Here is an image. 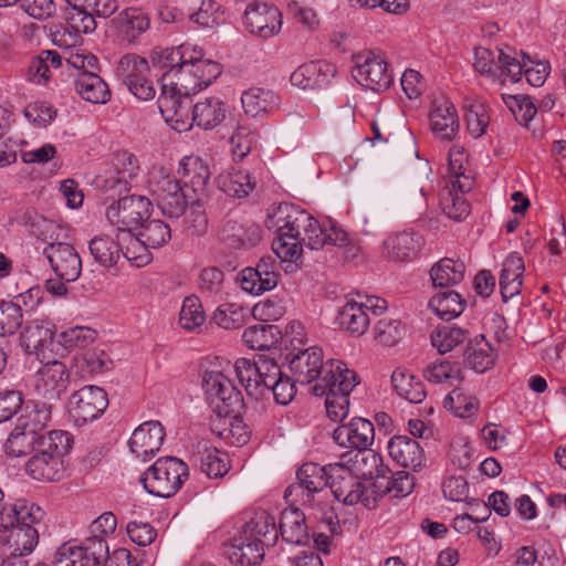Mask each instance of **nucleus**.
I'll use <instances>...</instances> for the list:
<instances>
[{
  "label": "nucleus",
  "instance_id": "obj_1",
  "mask_svg": "<svg viewBox=\"0 0 566 566\" xmlns=\"http://www.w3.org/2000/svg\"><path fill=\"white\" fill-rule=\"evenodd\" d=\"M266 227L276 228L277 237L272 242V249L283 262H296L304 247L311 250L337 247L344 249L346 259L355 258L358 252L343 228L332 222L328 227L319 224L307 211L294 205H280L274 216L266 221Z\"/></svg>",
  "mask_w": 566,
  "mask_h": 566
},
{
  "label": "nucleus",
  "instance_id": "obj_2",
  "mask_svg": "<svg viewBox=\"0 0 566 566\" xmlns=\"http://www.w3.org/2000/svg\"><path fill=\"white\" fill-rule=\"evenodd\" d=\"M221 74V66L212 60H205L201 51L192 48L175 72L161 75V92L190 98L208 87Z\"/></svg>",
  "mask_w": 566,
  "mask_h": 566
},
{
  "label": "nucleus",
  "instance_id": "obj_3",
  "mask_svg": "<svg viewBox=\"0 0 566 566\" xmlns=\"http://www.w3.org/2000/svg\"><path fill=\"white\" fill-rule=\"evenodd\" d=\"M64 18L73 30L64 29L53 33L54 44L73 46L81 33H92L97 28L96 18L107 19L118 9L117 0H65Z\"/></svg>",
  "mask_w": 566,
  "mask_h": 566
},
{
  "label": "nucleus",
  "instance_id": "obj_4",
  "mask_svg": "<svg viewBox=\"0 0 566 566\" xmlns=\"http://www.w3.org/2000/svg\"><path fill=\"white\" fill-rule=\"evenodd\" d=\"M177 177L164 167L155 168L149 172L148 190L153 201L160 212L170 219L184 216L190 200L186 188Z\"/></svg>",
  "mask_w": 566,
  "mask_h": 566
},
{
  "label": "nucleus",
  "instance_id": "obj_5",
  "mask_svg": "<svg viewBox=\"0 0 566 566\" xmlns=\"http://www.w3.org/2000/svg\"><path fill=\"white\" fill-rule=\"evenodd\" d=\"M188 475V465L184 461L175 457H163L140 476V482L148 493L170 497L177 493Z\"/></svg>",
  "mask_w": 566,
  "mask_h": 566
},
{
  "label": "nucleus",
  "instance_id": "obj_6",
  "mask_svg": "<svg viewBox=\"0 0 566 566\" xmlns=\"http://www.w3.org/2000/svg\"><path fill=\"white\" fill-rule=\"evenodd\" d=\"M202 388L217 418L239 413L244 406L242 392L221 371H205Z\"/></svg>",
  "mask_w": 566,
  "mask_h": 566
},
{
  "label": "nucleus",
  "instance_id": "obj_7",
  "mask_svg": "<svg viewBox=\"0 0 566 566\" xmlns=\"http://www.w3.org/2000/svg\"><path fill=\"white\" fill-rule=\"evenodd\" d=\"M297 482L292 483L284 492V497L301 505H312L315 495L328 486V465L304 463L296 472Z\"/></svg>",
  "mask_w": 566,
  "mask_h": 566
},
{
  "label": "nucleus",
  "instance_id": "obj_8",
  "mask_svg": "<svg viewBox=\"0 0 566 566\" xmlns=\"http://www.w3.org/2000/svg\"><path fill=\"white\" fill-rule=\"evenodd\" d=\"M151 207L153 202L145 196H126L106 209V218L119 232L129 234L133 228L149 218Z\"/></svg>",
  "mask_w": 566,
  "mask_h": 566
},
{
  "label": "nucleus",
  "instance_id": "obj_9",
  "mask_svg": "<svg viewBox=\"0 0 566 566\" xmlns=\"http://www.w3.org/2000/svg\"><path fill=\"white\" fill-rule=\"evenodd\" d=\"M354 78L363 86L374 91H386L392 83L387 62L373 51L354 55Z\"/></svg>",
  "mask_w": 566,
  "mask_h": 566
},
{
  "label": "nucleus",
  "instance_id": "obj_10",
  "mask_svg": "<svg viewBox=\"0 0 566 566\" xmlns=\"http://www.w3.org/2000/svg\"><path fill=\"white\" fill-rule=\"evenodd\" d=\"M108 398L98 386H84L72 394L69 400V413L78 426L97 419L107 408Z\"/></svg>",
  "mask_w": 566,
  "mask_h": 566
},
{
  "label": "nucleus",
  "instance_id": "obj_11",
  "mask_svg": "<svg viewBox=\"0 0 566 566\" xmlns=\"http://www.w3.org/2000/svg\"><path fill=\"white\" fill-rule=\"evenodd\" d=\"M329 480L328 488L335 499L346 505H354L360 501H368L364 497L366 488L353 473V471L343 463L328 464Z\"/></svg>",
  "mask_w": 566,
  "mask_h": 566
},
{
  "label": "nucleus",
  "instance_id": "obj_12",
  "mask_svg": "<svg viewBox=\"0 0 566 566\" xmlns=\"http://www.w3.org/2000/svg\"><path fill=\"white\" fill-rule=\"evenodd\" d=\"M324 377L316 381L312 392L317 397L325 394L349 395L357 385V375L339 360H329L325 365Z\"/></svg>",
  "mask_w": 566,
  "mask_h": 566
},
{
  "label": "nucleus",
  "instance_id": "obj_13",
  "mask_svg": "<svg viewBox=\"0 0 566 566\" xmlns=\"http://www.w3.org/2000/svg\"><path fill=\"white\" fill-rule=\"evenodd\" d=\"M44 254L59 279L74 282L81 274L82 261L75 248L67 242H51Z\"/></svg>",
  "mask_w": 566,
  "mask_h": 566
},
{
  "label": "nucleus",
  "instance_id": "obj_14",
  "mask_svg": "<svg viewBox=\"0 0 566 566\" xmlns=\"http://www.w3.org/2000/svg\"><path fill=\"white\" fill-rule=\"evenodd\" d=\"M281 12L275 6L251 3L244 11L243 22L250 33L269 39L281 29Z\"/></svg>",
  "mask_w": 566,
  "mask_h": 566
},
{
  "label": "nucleus",
  "instance_id": "obj_15",
  "mask_svg": "<svg viewBox=\"0 0 566 566\" xmlns=\"http://www.w3.org/2000/svg\"><path fill=\"white\" fill-rule=\"evenodd\" d=\"M375 428L373 422L356 417L342 423L333 432L334 441L342 448L366 451L374 442Z\"/></svg>",
  "mask_w": 566,
  "mask_h": 566
},
{
  "label": "nucleus",
  "instance_id": "obj_16",
  "mask_svg": "<svg viewBox=\"0 0 566 566\" xmlns=\"http://www.w3.org/2000/svg\"><path fill=\"white\" fill-rule=\"evenodd\" d=\"M158 106L165 120L177 132H187L195 124L190 115L191 102L182 95L161 92Z\"/></svg>",
  "mask_w": 566,
  "mask_h": 566
},
{
  "label": "nucleus",
  "instance_id": "obj_17",
  "mask_svg": "<svg viewBox=\"0 0 566 566\" xmlns=\"http://www.w3.org/2000/svg\"><path fill=\"white\" fill-rule=\"evenodd\" d=\"M165 438L164 427L158 421H147L134 430L129 449L144 461L159 451Z\"/></svg>",
  "mask_w": 566,
  "mask_h": 566
},
{
  "label": "nucleus",
  "instance_id": "obj_18",
  "mask_svg": "<svg viewBox=\"0 0 566 566\" xmlns=\"http://www.w3.org/2000/svg\"><path fill=\"white\" fill-rule=\"evenodd\" d=\"M290 370L300 384H311L319 380L318 376L325 370L323 364V350L312 346L293 355L290 359Z\"/></svg>",
  "mask_w": 566,
  "mask_h": 566
},
{
  "label": "nucleus",
  "instance_id": "obj_19",
  "mask_svg": "<svg viewBox=\"0 0 566 566\" xmlns=\"http://www.w3.org/2000/svg\"><path fill=\"white\" fill-rule=\"evenodd\" d=\"M499 63L502 73H505L513 82L520 81L522 74H525L526 81L535 87L542 86L548 75V64L537 62L534 66L527 67L526 63L520 62L503 50H499Z\"/></svg>",
  "mask_w": 566,
  "mask_h": 566
},
{
  "label": "nucleus",
  "instance_id": "obj_20",
  "mask_svg": "<svg viewBox=\"0 0 566 566\" xmlns=\"http://www.w3.org/2000/svg\"><path fill=\"white\" fill-rule=\"evenodd\" d=\"M337 74V67L333 63L311 61L298 66L290 76L292 85L301 88H313L329 83Z\"/></svg>",
  "mask_w": 566,
  "mask_h": 566
},
{
  "label": "nucleus",
  "instance_id": "obj_21",
  "mask_svg": "<svg viewBox=\"0 0 566 566\" xmlns=\"http://www.w3.org/2000/svg\"><path fill=\"white\" fill-rule=\"evenodd\" d=\"M391 459L403 468L421 469L424 464V452L420 443L408 436H394L387 446Z\"/></svg>",
  "mask_w": 566,
  "mask_h": 566
},
{
  "label": "nucleus",
  "instance_id": "obj_22",
  "mask_svg": "<svg viewBox=\"0 0 566 566\" xmlns=\"http://www.w3.org/2000/svg\"><path fill=\"white\" fill-rule=\"evenodd\" d=\"M430 127L434 136L441 140L451 142L455 138L460 123L454 105L443 99L434 104L430 112Z\"/></svg>",
  "mask_w": 566,
  "mask_h": 566
},
{
  "label": "nucleus",
  "instance_id": "obj_23",
  "mask_svg": "<svg viewBox=\"0 0 566 566\" xmlns=\"http://www.w3.org/2000/svg\"><path fill=\"white\" fill-rule=\"evenodd\" d=\"M70 376L62 361H48L38 371L36 388L42 390L44 397L55 398L66 388Z\"/></svg>",
  "mask_w": 566,
  "mask_h": 566
},
{
  "label": "nucleus",
  "instance_id": "obj_24",
  "mask_svg": "<svg viewBox=\"0 0 566 566\" xmlns=\"http://www.w3.org/2000/svg\"><path fill=\"white\" fill-rule=\"evenodd\" d=\"M44 512L40 506L25 499H18L12 504L0 502V532L9 531L20 521H42Z\"/></svg>",
  "mask_w": 566,
  "mask_h": 566
},
{
  "label": "nucleus",
  "instance_id": "obj_25",
  "mask_svg": "<svg viewBox=\"0 0 566 566\" xmlns=\"http://www.w3.org/2000/svg\"><path fill=\"white\" fill-rule=\"evenodd\" d=\"M116 24L123 42L135 44L150 28V19L142 9L127 8L117 15Z\"/></svg>",
  "mask_w": 566,
  "mask_h": 566
},
{
  "label": "nucleus",
  "instance_id": "obj_26",
  "mask_svg": "<svg viewBox=\"0 0 566 566\" xmlns=\"http://www.w3.org/2000/svg\"><path fill=\"white\" fill-rule=\"evenodd\" d=\"M280 533L282 539L289 544L307 545L310 533L304 513L297 507L283 510L280 516Z\"/></svg>",
  "mask_w": 566,
  "mask_h": 566
},
{
  "label": "nucleus",
  "instance_id": "obj_27",
  "mask_svg": "<svg viewBox=\"0 0 566 566\" xmlns=\"http://www.w3.org/2000/svg\"><path fill=\"white\" fill-rule=\"evenodd\" d=\"M221 240L230 248L241 249L258 244L261 239V229L254 224H242L235 220H228L220 230Z\"/></svg>",
  "mask_w": 566,
  "mask_h": 566
},
{
  "label": "nucleus",
  "instance_id": "obj_28",
  "mask_svg": "<svg viewBox=\"0 0 566 566\" xmlns=\"http://www.w3.org/2000/svg\"><path fill=\"white\" fill-rule=\"evenodd\" d=\"M224 554L234 566H256L264 557L263 546L247 537L235 536L232 543L226 545Z\"/></svg>",
  "mask_w": 566,
  "mask_h": 566
},
{
  "label": "nucleus",
  "instance_id": "obj_29",
  "mask_svg": "<svg viewBox=\"0 0 566 566\" xmlns=\"http://www.w3.org/2000/svg\"><path fill=\"white\" fill-rule=\"evenodd\" d=\"M24 469L28 475L40 482L59 481L65 473L63 459L54 455L31 454Z\"/></svg>",
  "mask_w": 566,
  "mask_h": 566
},
{
  "label": "nucleus",
  "instance_id": "obj_30",
  "mask_svg": "<svg viewBox=\"0 0 566 566\" xmlns=\"http://www.w3.org/2000/svg\"><path fill=\"white\" fill-rule=\"evenodd\" d=\"M41 521H20L15 526L9 530L7 543L11 554L21 558L30 554L39 542V532L35 525Z\"/></svg>",
  "mask_w": 566,
  "mask_h": 566
},
{
  "label": "nucleus",
  "instance_id": "obj_31",
  "mask_svg": "<svg viewBox=\"0 0 566 566\" xmlns=\"http://www.w3.org/2000/svg\"><path fill=\"white\" fill-rule=\"evenodd\" d=\"M494 349L484 335L470 339L463 352V365L476 373H484L490 369L494 364Z\"/></svg>",
  "mask_w": 566,
  "mask_h": 566
},
{
  "label": "nucleus",
  "instance_id": "obj_32",
  "mask_svg": "<svg viewBox=\"0 0 566 566\" xmlns=\"http://www.w3.org/2000/svg\"><path fill=\"white\" fill-rule=\"evenodd\" d=\"M50 421L51 405L44 401H30L24 406L15 426L19 427V430L39 436L46 432L45 428Z\"/></svg>",
  "mask_w": 566,
  "mask_h": 566
},
{
  "label": "nucleus",
  "instance_id": "obj_33",
  "mask_svg": "<svg viewBox=\"0 0 566 566\" xmlns=\"http://www.w3.org/2000/svg\"><path fill=\"white\" fill-rule=\"evenodd\" d=\"M241 103L247 115L256 117L276 111L280 96L272 90L252 87L242 93Z\"/></svg>",
  "mask_w": 566,
  "mask_h": 566
},
{
  "label": "nucleus",
  "instance_id": "obj_34",
  "mask_svg": "<svg viewBox=\"0 0 566 566\" xmlns=\"http://www.w3.org/2000/svg\"><path fill=\"white\" fill-rule=\"evenodd\" d=\"M227 116V107L218 97H207L192 106V120L202 129H212L219 126Z\"/></svg>",
  "mask_w": 566,
  "mask_h": 566
},
{
  "label": "nucleus",
  "instance_id": "obj_35",
  "mask_svg": "<svg viewBox=\"0 0 566 566\" xmlns=\"http://www.w3.org/2000/svg\"><path fill=\"white\" fill-rule=\"evenodd\" d=\"M524 270V261L517 253H512L505 259L500 274V289L504 302L520 293Z\"/></svg>",
  "mask_w": 566,
  "mask_h": 566
},
{
  "label": "nucleus",
  "instance_id": "obj_36",
  "mask_svg": "<svg viewBox=\"0 0 566 566\" xmlns=\"http://www.w3.org/2000/svg\"><path fill=\"white\" fill-rule=\"evenodd\" d=\"M73 438L67 431L51 430L35 436L32 454L54 455L63 459L71 450Z\"/></svg>",
  "mask_w": 566,
  "mask_h": 566
},
{
  "label": "nucleus",
  "instance_id": "obj_37",
  "mask_svg": "<svg viewBox=\"0 0 566 566\" xmlns=\"http://www.w3.org/2000/svg\"><path fill=\"white\" fill-rule=\"evenodd\" d=\"M242 536L249 541L258 542L260 546L272 547L277 541V530L275 527L274 517L262 512L245 524Z\"/></svg>",
  "mask_w": 566,
  "mask_h": 566
},
{
  "label": "nucleus",
  "instance_id": "obj_38",
  "mask_svg": "<svg viewBox=\"0 0 566 566\" xmlns=\"http://www.w3.org/2000/svg\"><path fill=\"white\" fill-rule=\"evenodd\" d=\"M138 169V160L134 155L127 151L118 153L115 157L114 174L104 180V187L127 190L130 179L137 175Z\"/></svg>",
  "mask_w": 566,
  "mask_h": 566
},
{
  "label": "nucleus",
  "instance_id": "obj_39",
  "mask_svg": "<svg viewBox=\"0 0 566 566\" xmlns=\"http://www.w3.org/2000/svg\"><path fill=\"white\" fill-rule=\"evenodd\" d=\"M220 190L230 197L242 199L255 188V180L248 170L232 168L219 175Z\"/></svg>",
  "mask_w": 566,
  "mask_h": 566
},
{
  "label": "nucleus",
  "instance_id": "obj_40",
  "mask_svg": "<svg viewBox=\"0 0 566 566\" xmlns=\"http://www.w3.org/2000/svg\"><path fill=\"white\" fill-rule=\"evenodd\" d=\"M74 85L76 93L87 102L104 104L109 99L108 86L96 72L80 73Z\"/></svg>",
  "mask_w": 566,
  "mask_h": 566
},
{
  "label": "nucleus",
  "instance_id": "obj_41",
  "mask_svg": "<svg viewBox=\"0 0 566 566\" xmlns=\"http://www.w3.org/2000/svg\"><path fill=\"white\" fill-rule=\"evenodd\" d=\"M54 338V333L44 322H29L20 335V345L27 354L38 355L48 347Z\"/></svg>",
  "mask_w": 566,
  "mask_h": 566
},
{
  "label": "nucleus",
  "instance_id": "obj_42",
  "mask_svg": "<svg viewBox=\"0 0 566 566\" xmlns=\"http://www.w3.org/2000/svg\"><path fill=\"white\" fill-rule=\"evenodd\" d=\"M112 367L113 360L104 350L93 349L74 357L73 374L81 379H87L108 371Z\"/></svg>",
  "mask_w": 566,
  "mask_h": 566
},
{
  "label": "nucleus",
  "instance_id": "obj_43",
  "mask_svg": "<svg viewBox=\"0 0 566 566\" xmlns=\"http://www.w3.org/2000/svg\"><path fill=\"white\" fill-rule=\"evenodd\" d=\"M211 429L221 439L229 443L241 447L250 439V430L239 413H232L228 418H218L211 423Z\"/></svg>",
  "mask_w": 566,
  "mask_h": 566
},
{
  "label": "nucleus",
  "instance_id": "obj_44",
  "mask_svg": "<svg viewBox=\"0 0 566 566\" xmlns=\"http://www.w3.org/2000/svg\"><path fill=\"white\" fill-rule=\"evenodd\" d=\"M384 244L389 258L397 261H408L417 255L422 240L417 233L403 231L389 237Z\"/></svg>",
  "mask_w": 566,
  "mask_h": 566
},
{
  "label": "nucleus",
  "instance_id": "obj_45",
  "mask_svg": "<svg viewBox=\"0 0 566 566\" xmlns=\"http://www.w3.org/2000/svg\"><path fill=\"white\" fill-rule=\"evenodd\" d=\"M464 272L465 265L462 261L443 258L431 268L430 279L434 287H449L459 284Z\"/></svg>",
  "mask_w": 566,
  "mask_h": 566
},
{
  "label": "nucleus",
  "instance_id": "obj_46",
  "mask_svg": "<svg viewBox=\"0 0 566 566\" xmlns=\"http://www.w3.org/2000/svg\"><path fill=\"white\" fill-rule=\"evenodd\" d=\"M280 331L277 326L264 322L249 326L242 335L245 345L254 350H268L279 343Z\"/></svg>",
  "mask_w": 566,
  "mask_h": 566
},
{
  "label": "nucleus",
  "instance_id": "obj_47",
  "mask_svg": "<svg viewBox=\"0 0 566 566\" xmlns=\"http://www.w3.org/2000/svg\"><path fill=\"white\" fill-rule=\"evenodd\" d=\"M336 322L340 328L355 335H363L369 325V317L363 305L348 301L339 308Z\"/></svg>",
  "mask_w": 566,
  "mask_h": 566
},
{
  "label": "nucleus",
  "instance_id": "obj_48",
  "mask_svg": "<svg viewBox=\"0 0 566 566\" xmlns=\"http://www.w3.org/2000/svg\"><path fill=\"white\" fill-rule=\"evenodd\" d=\"M391 384L396 392L411 403H420L427 396L423 382L405 370L396 369Z\"/></svg>",
  "mask_w": 566,
  "mask_h": 566
},
{
  "label": "nucleus",
  "instance_id": "obj_49",
  "mask_svg": "<svg viewBox=\"0 0 566 566\" xmlns=\"http://www.w3.org/2000/svg\"><path fill=\"white\" fill-rule=\"evenodd\" d=\"M429 306L441 319L451 321L464 311L465 301L455 291H446L432 296Z\"/></svg>",
  "mask_w": 566,
  "mask_h": 566
},
{
  "label": "nucleus",
  "instance_id": "obj_50",
  "mask_svg": "<svg viewBox=\"0 0 566 566\" xmlns=\"http://www.w3.org/2000/svg\"><path fill=\"white\" fill-rule=\"evenodd\" d=\"M376 495L384 496L394 493L396 497H403L410 494L415 488V479L406 471H398L391 476L385 473L380 480L373 483Z\"/></svg>",
  "mask_w": 566,
  "mask_h": 566
},
{
  "label": "nucleus",
  "instance_id": "obj_51",
  "mask_svg": "<svg viewBox=\"0 0 566 566\" xmlns=\"http://www.w3.org/2000/svg\"><path fill=\"white\" fill-rule=\"evenodd\" d=\"M237 281L245 292L260 295L277 285L279 275L266 274L248 266L238 274Z\"/></svg>",
  "mask_w": 566,
  "mask_h": 566
},
{
  "label": "nucleus",
  "instance_id": "obj_52",
  "mask_svg": "<svg viewBox=\"0 0 566 566\" xmlns=\"http://www.w3.org/2000/svg\"><path fill=\"white\" fill-rule=\"evenodd\" d=\"M88 249L94 260L106 268L115 265L122 253L119 242L106 234L93 238Z\"/></svg>",
  "mask_w": 566,
  "mask_h": 566
},
{
  "label": "nucleus",
  "instance_id": "obj_53",
  "mask_svg": "<svg viewBox=\"0 0 566 566\" xmlns=\"http://www.w3.org/2000/svg\"><path fill=\"white\" fill-rule=\"evenodd\" d=\"M424 378L434 384L449 382L452 385L454 381L461 382L463 374L460 363L442 359L434 361L427 366L423 371Z\"/></svg>",
  "mask_w": 566,
  "mask_h": 566
},
{
  "label": "nucleus",
  "instance_id": "obj_54",
  "mask_svg": "<svg viewBox=\"0 0 566 566\" xmlns=\"http://www.w3.org/2000/svg\"><path fill=\"white\" fill-rule=\"evenodd\" d=\"M468 336V331L455 325L439 326L431 333V344L439 354L451 352L455 346L462 344Z\"/></svg>",
  "mask_w": 566,
  "mask_h": 566
},
{
  "label": "nucleus",
  "instance_id": "obj_55",
  "mask_svg": "<svg viewBox=\"0 0 566 566\" xmlns=\"http://www.w3.org/2000/svg\"><path fill=\"white\" fill-rule=\"evenodd\" d=\"M181 170L193 192L203 195L210 180L208 166L200 158H186L181 161Z\"/></svg>",
  "mask_w": 566,
  "mask_h": 566
},
{
  "label": "nucleus",
  "instance_id": "obj_56",
  "mask_svg": "<svg viewBox=\"0 0 566 566\" xmlns=\"http://www.w3.org/2000/svg\"><path fill=\"white\" fill-rule=\"evenodd\" d=\"M192 48L189 45H180L170 49H155L150 54V60L154 67L165 71V73L175 72V70L182 64L186 54Z\"/></svg>",
  "mask_w": 566,
  "mask_h": 566
},
{
  "label": "nucleus",
  "instance_id": "obj_57",
  "mask_svg": "<svg viewBox=\"0 0 566 566\" xmlns=\"http://www.w3.org/2000/svg\"><path fill=\"white\" fill-rule=\"evenodd\" d=\"M200 469L211 479L222 478L229 471V459L216 448H205L199 452Z\"/></svg>",
  "mask_w": 566,
  "mask_h": 566
},
{
  "label": "nucleus",
  "instance_id": "obj_58",
  "mask_svg": "<svg viewBox=\"0 0 566 566\" xmlns=\"http://www.w3.org/2000/svg\"><path fill=\"white\" fill-rule=\"evenodd\" d=\"M247 310L235 303H223L213 312L211 321L224 329H235L244 324Z\"/></svg>",
  "mask_w": 566,
  "mask_h": 566
},
{
  "label": "nucleus",
  "instance_id": "obj_59",
  "mask_svg": "<svg viewBox=\"0 0 566 566\" xmlns=\"http://www.w3.org/2000/svg\"><path fill=\"white\" fill-rule=\"evenodd\" d=\"M149 71L147 60L133 53L122 56L116 67V74L125 85L129 83V80L132 82L142 81L140 76L148 74Z\"/></svg>",
  "mask_w": 566,
  "mask_h": 566
},
{
  "label": "nucleus",
  "instance_id": "obj_60",
  "mask_svg": "<svg viewBox=\"0 0 566 566\" xmlns=\"http://www.w3.org/2000/svg\"><path fill=\"white\" fill-rule=\"evenodd\" d=\"M140 240L146 247L157 249L165 245L171 238L170 227L161 220H146L139 231Z\"/></svg>",
  "mask_w": 566,
  "mask_h": 566
},
{
  "label": "nucleus",
  "instance_id": "obj_61",
  "mask_svg": "<svg viewBox=\"0 0 566 566\" xmlns=\"http://www.w3.org/2000/svg\"><path fill=\"white\" fill-rule=\"evenodd\" d=\"M443 406L457 417L468 418L475 413L479 401L475 397L467 395L462 388H454L444 398Z\"/></svg>",
  "mask_w": 566,
  "mask_h": 566
},
{
  "label": "nucleus",
  "instance_id": "obj_62",
  "mask_svg": "<svg viewBox=\"0 0 566 566\" xmlns=\"http://www.w3.org/2000/svg\"><path fill=\"white\" fill-rule=\"evenodd\" d=\"M35 436L25 430H19V427L15 426L6 440L4 452L14 458L32 454Z\"/></svg>",
  "mask_w": 566,
  "mask_h": 566
},
{
  "label": "nucleus",
  "instance_id": "obj_63",
  "mask_svg": "<svg viewBox=\"0 0 566 566\" xmlns=\"http://www.w3.org/2000/svg\"><path fill=\"white\" fill-rule=\"evenodd\" d=\"M238 379L244 386L247 395L255 400H260L262 392L254 378L258 376V360L251 361L247 358H240L234 364Z\"/></svg>",
  "mask_w": 566,
  "mask_h": 566
},
{
  "label": "nucleus",
  "instance_id": "obj_64",
  "mask_svg": "<svg viewBox=\"0 0 566 566\" xmlns=\"http://www.w3.org/2000/svg\"><path fill=\"white\" fill-rule=\"evenodd\" d=\"M205 319L206 315L199 297L195 295L186 297L179 314L180 326L186 331H192L201 326Z\"/></svg>",
  "mask_w": 566,
  "mask_h": 566
}]
</instances>
